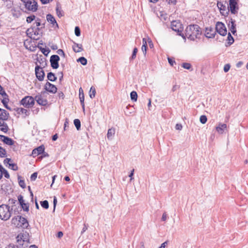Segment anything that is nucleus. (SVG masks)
Here are the masks:
<instances>
[{
  "instance_id": "1",
  "label": "nucleus",
  "mask_w": 248,
  "mask_h": 248,
  "mask_svg": "<svg viewBox=\"0 0 248 248\" xmlns=\"http://www.w3.org/2000/svg\"><path fill=\"white\" fill-rule=\"evenodd\" d=\"M202 31L200 27L197 25H190L187 26L185 30V35L183 34L180 35L186 39V37L188 39L194 41L196 39L199 38Z\"/></svg>"
},
{
  "instance_id": "2",
  "label": "nucleus",
  "mask_w": 248,
  "mask_h": 248,
  "mask_svg": "<svg viewBox=\"0 0 248 248\" xmlns=\"http://www.w3.org/2000/svg\"><path fill=\"white\" fill-rule=\"evenodd\" d=\"M13 209L9 205L2 204L0 205V219L4 221L8 220L11 217Z\"/></svg>"
},
{
  "instance_id": "3",
  "label": "nucleus",
  "mask_w": 248,
  "mask_h": 248,
  "mask_svg": "<svg viewBox=\"0 0 248 248\" xmlns=\"http://www.w3.org/2000/svg\"><path fill=\"white\" fill-rule=\"evenodd\" d=\"M24 4L26 8L32 12H35L37 10V3L34 0H21Z\"/></svg>"
},
{
  "instance_id": "4",
  "label": "nucleus",
  "mask_w": 248,
  "mask_h": 248,
  "mask_svg": "<svg viewBox=\"0 0 248 248\" xmlns=\"http://www.w3.org/2000/svg\"><path fill=\"white\" fill-rule=\"evenodd\" d=\"M20 104L25 108H31L34 104V99L31 96H26L22 99Z\"/></svg>"
},
{
  "instance_id": "5",
  "label": "nucleus",
  "mask_w": 248,
  "mask_h": 248,
  "mask_svg": "<svg viewBox=\"0 0 248 248\" xmlns=\"http://www.w3.org/2000/svg\"><path fill=\"white\" fill-rule=\"evenodd\" d=\"M16 241L18 248H27L28 247L29 241L24 238L23 234L20 233L17 236Z\"/></svg>"
},
{
  "instance_id": "6",
  "label": "nucleus",
  "mask_w": 248,
  "mask_h": 248,
  "mask_svg": "<svg viewBox=\"0 0 248 248\" xmlns=\"http://www.w3.org/2000/svg\"><path fill=\"white\" fill-rule=\"evenodd\" d=\"M216 31L221 35L225 36L227 34V29L225 25L222 22H217L216 26Z\"/></svg>"
},
{
  "instance_id": "7",
  "label": "nucleus",
  "mask_w": 248,
  "mask_h": 248,
  "mask_svg": "<svg viewBox=\"0 0 248 248\" xmlns=\"http://www.w3.org/2000/svg\"><path fill=\"white\" fill-rule=\"evenodd\" d=\"M226 4L228 5L226 1L217 2V6L222 15L225 16L228 14L229 10L226 7Z\"/></svg>"
},
{
  "instance_id": "8",
  "label": "nucleus",
  "mask_w": 248,
  "mask_h": 248,
  "mask_svg": "<svg viewBox=\"0 0 248 248\" xmlns=\"http://www.w3.org/2000/svg\"><path fill=\"white\" fill-rule=\"evenodd\" d=\"M238 8L237 7V1L230 0L229 4H228V10H230L232 14H235L237 12Z\"/></svg>"
},
{
  "instance_id": "9",
  "label": "nucleus",
  "mask_w": 248,
  "mask_h": 248,
  "mask_svg": "<svg viewBox=\"0 0 248 248\" xmlns=\"http://www.w3.org/2000/svg\"><path fill=\"white\" fill-rule=\"evenodd\" d=\"M60 57L57 55H53L50 57V62L51 66L53 69H57L59 67V61Z\"/></svg>"
},
{
  "instance_id": "10",
  "label": "nucleus",
  "mask_w": 248,
  "mask_h": 248,
  "mask_svg": "<svg viewBox=\"0 0 248 248\" xmlns=\"http://www.w3.org/2000/svg\"><path fill=\"white\" fill-rule=\"evenodd\" d=\"M35 71L36 78L38 79L39 81H43L45 77V73L42 68L37 65L35 67Z\"/></svg>"
},
{
  "instance_id": "11",
  "label": "nucleus",
  "mask_w": 248,
  "mask_h": 248,
  "mask_svg": "<svg viewBox=\"0 0 248 248\" xmlns=\"http://www.w3.org/2000/svg\"><path fill=\"white\" fill-rule=\"evenodd\" d=\"M45 89L52 93H55L57 92V88L53 84L49 82H47L45 85Z\"/></svg>"
},
{
  "instance_id": "12",
  "label": "nucleus",
  "mask_w": 248,
  "mask_h": 248,
  "mask_svg": "<svg viewBox=\"0 0 248 248\" xmlns=\"http://www.w3.org/2000/svg\"><path fill=\"white\" fill-rule=\"evenodd\" d=\"M216 31L213 28H206L205 31V36L208 38H212L215 37Z\"/></svg>"
},
{
  "instance_id": "13",
  "label": "nucleus",
  "mask_w": 248,
  "mask_h": 248,
  "mask_svg": "<svg viewBox=\"0 0 248 248\" xmlns=\"http://www.w3.org/2000/svg\"><path fill=\"white\" fill-rule=\"evenodd\" d=\"M34 99V100H35L37 103L40 105L46 106L47 104V100L43 98L41 94L36 95Z\"/></svg>"
},
{
  "instance_id": "14",
  "label": "nucleus",
  "mask_w": 248,
  "mask_h": 248,
  "mask_svg": "<svg viewBox=\"0 0 248 248\" xmlns=\"http://www.w3.org/2000/svg\"><path fill=\"white\" fill-rule=\"evenodd\" d=\"M45 150V147L44 145H41L38 147L34 149L32 152V155L33 157H35L41 154H42Z\"/></svg>"
},
{
  "instance_id": "15",
  "label": "nucleus",
  "mask_w": 248,
  "mask_h": 248,
  "mask_svg": "<svg viewBox=\"0 0 248 248\" xmlns=\"http://www.w3.org/2000/svg\"><path fill=\"white\" fill-rule=\"evenodd\" d=\"M0 140L9 145H13L14 144V141L12 139L3 135H0Z\"/></svg>"
},
{
  "instance_id": "16",
  "label": "nucleus",
  "mask_w": 248,
  "mask_h": 248,
  "mask_svg": "<svg viewBox=\"0 0 248 248\" xmlns=\"http://www.w3.org/2000/svg\"><path fill=\"white\" fill-rule=\"evenodd\" d=\"M227 124H225L219 123L218 125L216 127L217 131L220 134L224 133L225 130L227 129Z\"/></svg>"
},
{
  "instance_id": "17",
  "label": "nucleus",
  "mask_w": 248,
  "mask_h": 248,
  "mask_svg": "<svg viewBox=\"0 0 248 248\" xmlns=\"http://www.w3.org/2000/svg\"><path fill=\"white\" fill-rule=\"evenodd\" d=\"M9 116V113H8L6 110L0 108V120H7Z\"/></svg>"
},
{
  "instance_id": "18",
  "label": "nucleus",
  "mask_w": 248,
  "mask_h": 248,
  "mask_svg": "<svg viewBox=\"0 0 248 248\" xmlns=\"http://www.w3.org/2000/svg\"><path fill=\"white\" fill-rule=\"evenodd\" d=\"M16 111L19 114H24V117H26L30 114V111L29 110L22 108H17L16 109Z\"/></svg>"
},
{
  "instance_id": "19",
  "label": "nucleus",
  "mask_w": 248,
  "mask_h": 248,
  "mask_svg": "<svg viewBox=\"0 0 248 248\" xmlns=\"http://www.w3.org/2000/svg\"><path fill=\"white\" fill-rule=\"evenodd\" d=\"M20 227L24 229H27L29 226L28 220L24 217L20 216L19 217Z\"/></svg>"
},
{
  "instance_id": "20",
  "label": "nucleus",
  "mask_w": 248,
  "mask_h": 248,
  "mask_svg": "<svg viewBox=\"0 0 248 248\" xmlns=\"http://www.w3.org/2000/svg\"><path fill=\"white\" fill-rule=\"evenodd\" d=\"M235 20H233L232 19H231V21H229L228 23V27L229 28V30L231 31L232 32L233 34H234L236 32V25L235 24Z\"/></svg>"
},
{
  "instance_id": "21",
  "label": "nucleus",
  "mask_w": 248,
  "mask_h": 248,
  "mask_svg": "<svg viewBox=\"0 0 248 248\" xmlns=\"http://www.w3.org/2000/svg\"><path fill=\"white\" fill-rule=\"evenodd\" d=\"M1 95L3 97V98L1 100V102L3 104L4 106L7 109H10V108L8 107V106L7 105V104L9 102L8 96L7 95V94H6V93H4V94H2Z\"/></svg>"
},
{
  "instance_id": "22",
  "label": "nucleus",
  "mask_w": 248,
  "mask_h": 248,
  "mask_svg": "<svg viewBox=\"0 0 248 248\" xmlns=\"http://www.w3.org/2000/svg\"><path fill=\"white\" fill-rule=\"evenodd\" d=\"M46 19L48 22L52 24L53 26L56 25L57 27H58V25L55 18L51 14L47 15Z\"/></svg>"
},
{
  "instance_id": "23",
  "label": "nucleus",
  "mask_w": 248,
  "mask_h": 248,
  "mask_svg": "<svg viewBox=\"0 0 248 248\" xmlns=\"http://www.w3.org/2000/svg\"><path fill=\"white\" fill-rule=\"evenodd\" d=\"M8 129V126L4 121L0 120V130L4 133H6Z\"/></svg>"
},
{
  "instance_id": "24",
  "label": "nucleus",
  "mask_w": 248,
  "mask_h": 248,
  "mask_svg": "<svg viewBox=\"0 0 248 248\" xmlns=\"http://www.w3.org/2000/svg\"><path fill=\"white\" fill-rule=\"evenodd\" d=\"M56 11L57 15L59 17H61L64 15V13L63 11L62 10L60 4L57 3Z\"/></svg>"
},
{
  "instance_id": "25",
  "label": "nucleus",
  "mask_w": 248,
  "mask_h": 248,
  "mask_svg": "<svg viewBox=\"0 0 248 248\" xmlns=\"http://www.w3.org/2000/svg\"><path fill=\"white\" fill-rule=\"evenodd\" d=\"M19 217L20 216H17L13 217L11 220L12 224L18 228H20Z\"/></svg>"
},
{
  "instance_id": "26",
  "label": "nucleus",
  "mask_w": 248,
  "mask_h": 248,
  "mask_svg": "<svg viewBox=\"0 0 248 248\" xmlns=\"http://www.w3.org/2000/svg\"><path fill=\"white\" fill-rule=\"evenodd\" d=\"M82 46L81 44L74 43V45L73 46V50L75 52H80L83 50Z\"/></svg>"
},
{
  "instance_id": "27",
  "label": "nucleus",
  "mask_w": 248,
  "mask_h": 248,
  "mask_svg": "<svg viewBox=\"0 0 248 248\" xmlns=\"http://www.w3.org/2000/svg\"><path fill=\"white\" fill-rule=\"evenodd\" d=\"M47 78L48 80H50V81H54L57 79V78L55 74L52 72H49L47 74Z\"/></svg>"
},
{
  "instance_id": "28",
  "label": "nucleus",
  "mask_w": 248,
  "mask_h": 248,
  "mask_svg": "<svg viewBox=\"0 0 248 248\" xmlns=\"http://www.w3.org/2000/svg\"><path fill=\"white\" fill-rule=\"evenodd\" d=\"M115 134V129L114 128H110L108 131L107 138L108 140H111L112 137Z\"/></svg>"
},
{
  "instance_id": "29",
  "label": "nucleus",
  "mask_w": 248,
  "mask_h": 248,
  "mask_svg": "<svg viewBox=\"0 0 248 248\" xmlns=\"http://www.w3.org/2000/svg\"><path fill=\"white\" fill-rule=\"evenodd\" d=\"M96 93L95 88L93 86H92L89 92V96L91 98L93 99L95 97Z\"/></svg>"
},
{
  "instance_id": "30",
  "label": "nucleus",
  "mask_w": 248,
  "mask_h": 248,
  "mask_svg": "<svg viewBox=\"0 0 248 248\" xmlns=\"http://www.w3.org/2000/svg\"><path fill=\"white\" fill-rule=\"evenodd\" d=\"M74 124L78 130L80 129L81 124L79 119H76L74 121Z\"/></svg>"
},
{
  "instance_id": "31",
  "label": "nucleus",
  "mask_w": 248,
  "mask_h": 248,
  "mask_svg": "<svg viewBox=\"0 0 248 248\" xmlns=\"http://www.w3.org/2000/svg\"><path fill=\"white\" fill-rule=\"evenodd\" d=\"M138 95L135 91H132L130 93V97L132 100L136 101L137 100Z\"/></svg>"
},
{
  "instance_id": "32",
  "label": "nucleus",
  "mask_w": 248,
  "mask_h": 248,
  "mask_svg": "<svg viewBox=\"0 0 248 248\" xmlns=\"http://www.w3.org/2000/svg\"><path fill=\"white\" fill-rule=\"evenodd\" d=\"M78 62H80L81 64L83 65H85L87 64V61L86 58L83 57H81L78 60Z\"/></svg>"
},
{
  "instance_id": "33",
  "label": "nucleus",
  "mask_w": 248,
  "mask_h": 248,
  "mask_svg": "<svg viewBox=\"0 0 248 248\" xmlns=\"http://www.w3.org/2000/svg\"><path fill=\"white\" fill-rule=\"evenodd\" d=\"M79 99H80V101L81 102V104L82 105V108H83V110H84V109H85V106H84V94L83 93H82V94L80 93L79 94Z\"/></svg>"
},
{
  "instance_id": "34",
  "label": "nucleus",
  "mask_w": 248,
  "mask_h": 248,
  "mask_svg": "<svg viewBox=\"0 0 248 248\" xmlns=\"http://www.w3.org/2000/svg\"><path fill=\"white\" fill-rule=\"evenodd\" d=\"M41 205L42 207L44 208L45 209H48L49 207V204L48 202L46 200H45L44 201L41 202H40Z\"/></svg>"
},
{
  "instance_id": "35",
  "label": "nucleus",
  "mask_w": 248,
  "mask_h": 248,
  "mask_svg": "<svg viewBox=\"0 0 248 248\" xmlns=\"http://www.w3.org/2000/svg\"><path fill=\"white\" fill-rule=\"evenodd\" d=\"M177 24H178V23L175 21L172 22H171V28L173 31L179 32L180 31H179V29L177 28L176 27Z\"/></svg>"
},
{
  "instance_id": "36",
  "label": "nucleus",
  "mask_w": 248,
  "mask_h": 248,
  "mask_svg": "<svg viewBox=\"0 0 248 248\" xmlns=\"http://www.w3.org/2000/svg\"><path fill=\"white\" fill-rule=\"evenodd\" d=\"M227 40L228 41V44L229 45H232L234 42V39L233 37L231 35L230 33H229Z\"/></svg>"
},
{
  "instance_id": "37",
  "label": "nucleus",
  "mask_w": 248,
  "mask_h": 248,
  "mask_svg": "<svg viewBox=\"0 0 248 248\" xmlns=\"http://www.w3.org/2000/svg\"><path fill=\"white\" fill-rule=\"evenodd\" d=\"M1 172H2V176L3 175L5 178H6L7 179L9 178L10 175H9L8 172L3 167V169H1Z\"/></svg>"
},
{
  "instance_id": "38",
  "label": "nucleus",
  "mask_w": 248,
  "mask_h": 248,
  "mask_svg": "<svg viewBox=\"0 0 248 248\" xmlns=\"http://www.w3.org/2000/svg\"><path fill=\"white\" fill-rule=\"evenodd\" d=\"M9 168L14 170H18V166L15 163H11V164H9Z\"/></svg>"
},
{
  "instance_id": "39",
  "label": "nucleus",
  "mask_w": 248,
  "mask_h": 248,
  "mask_svg": "<svg viewBox=\"0 0 248 248\" xmlns=\"http://www.w3.org/2000/svg\"><path fill=\"white\" fill-rule=\"evenodd\" d=\"M137 52H138L137 48H136V47L134 48L133 49V51L132 55L131 58H130V60H134L136 58Z\"/></svg>"
},
{
  "instance_id": "40",
  "label": "nucleus",
  "mask_w": 248,
  "mask_h": 248,
  "mask_svg": "<svg viewBox=\"0 0 248 248\" xmlns=\"http://www.w3.org/2000/svg\"><path fill=\"white\" fill-rule=\"evenodd\" d=\"M207 117L205 115H202L200 117V121L202 124H205L207 122Z\"/></svg>"
},
{
  "instance_id": "41",
  "label": "nucleus",
  "mask_w": 248,
  "mask_h": 248,
  "mask_svg": "<svg viewBox=\"0 0 248 248\" xmlns=\"http://www.w3.org/2000/svg\"><path fill=\"white\" fill-rule=\"evenodd\" d=\"M182 67L185 69L189 70L191 67V65L189 63L185 62L182 64Z\"/></svg>"
},
{
  "instance_id": "42",
  "label": "nucleus",
  "mask_w": 248,
  "mask_h": 248,
  "mask_svg": "<svg viewBox=\"0 0 248 248\" xmlns=\"http://www.w3.org/2000/svg\"><path fill=\"white\" fill-rule=\"evenodd\" d=\"M35 16L34 15L29 16L27 17L26 21L29 23H31L35 19Z\"/></svg>"
},
{
  "instance_id": "43",
  "label": "nucleus",
  "mask_w": 248,
  "mask_h": 248,
  "mask_svg": "<svg viewBox=\"0 0 248 248\" xmlns=\"http://www.w3.org/2000/svg\"><path fill=\"white\" fill-rule=\"evenodd\" d=\"M24 211L28 212L29 210V206L27 203L21 204V205Z\"/></svg>"
},
{
  "instance_id": "44",
  "label": "nucleus",
  "mask_w": 248,
  "mask_h": 248,
  "mask_svg": "<svg viewBox=\"0 0 248 248\" xmlns=\"http://www.w3.org/2000/svg\"><path fill=\"white\" fill-rule=\"evenodd\" d=\"M75 33L77 36H79L80 35V30L78 27H76L75 29Z\"/></svg>"
},
{
  "instance_id": "45",
  "label": "nucleus",
  "mask_w": 248,
  "mask_h": 248,
  "mask_svg": "<svg viewBox=\"0 0 248 248\" xmlns=\"http://www.w3.org/2000/svg\"><path fill=\"white\" fill-rule=\"evenodd\" d=\"M6 155V151L5 149L0 146V156L3 157Z\"/></svg>"
},
{
  "instance_id": "46",
  "label": "nucleus",
  "mask_w": 248,
  "mask_h": 248,
  "mask_svg": "<svg viewBox=\"0 0 248 248\" xmlns=\"http://www.w3.org/2000/svg\"><path fill=\"white\" fill-rule=\"evenodd\" d=\"M18 202L20 204V205H21V204H24L25 203H24V201L23 200V197L22 195H19L18 197Z\"/></svg>"
},
{
  "instance_id": "47",
  "label": "nucleus",
  "mask_w": 248,
  "mask_h": 248,
  "mask_svg": "<svg viewBox=\"0 0 248 248\" xmlns=\"http://www.w3.org/2000/svg\"><path fill=\"white\" fill-rule=\"evenodd\" d=\"M166 1L169 4L175 5L177 2V0H166Z\"/></svg>"
},
{
  "instance_id": "48",
  "label": "nucleus",
  "mask_w": 248,
  "mask_h": 248,
  "mask_svg": "<svg viewBox=\"0 0 248 248\" xmlns=\"http://www.w3.org/2000/svg\"><path fill=\"white\" fill-rule=\"evenodd\" d=\"M37 176V172H34L32 173L31 176V181H35L36 179Z\"/></svg>"
},
{
  "instance_id": "49",
  "label": "nucleus",
  "mask_w": 248,
  "mask_h": 248,
  "mask_svg": "<svg viewBox=\"0 0 248 248\" xmlns=\"http://www.w3.org/2000/svg\"><path fill=\"white\" fill-rule=\"evenodd\" d=\"M18 183H19V186L21 187L24 188H25L26 187V185H25V182H24V180H19Z\"/></svg>"
},
{
  "instance_id": "50",
  "label": "nucleus",
  "mask_w": 248,
  "mask_h": 248,
  "mask_svg": "<svg viewBox=\"0 0 248 248\" xmlns=\"http://www.w3.org/2000/svg\"><path fill=\"white\" fill-rule=\"evenodd\" d=\"M230 69V65L229 64H226L224 66V71L225 72H227Z\"/></svg>"
},
{
  "instance_id": "51",
  "label": "nucleus",
  "mask_w": 248,
  "mask_h": 248,
  "mask_svg": "<svg viewBox=\"0 0 248 248\" xmlns=\"http://www.w3.org/2000/svg\"><path fill=\"white\" fill-rule=\"evenodd\" d=\"M57 52L59 55L62 56L63 57H65V53L62 49H58L57 50Z\"/></svg>"
},
{
  "instance_id": "52",
  "label": "nucleus",
  "mask_w": 248,
  "mask_h": 248,
  "mask_svg": "<svg viewBox=\"0 0 248 248\" xmlns=\"http://www.w3.org/2000/svg\"><path fill=\"white\" fill-rule=\"evenodd\" d=\"M12 162V160L10 158H7L4 159L3 163L5 165L6 164H8L9 165V164H11Z\"/></svg>"
},
{
  "instance_id": "53",
  "label": "nucleus",
  "mask_w": 248,
  "mask_h": 248,
  "mask_svg": "<svg viewBox=\"0 0 248 248\" xmlns=\"http://www.w3.org/2000/svg\"><path fill=\"white\" fill-rule=\"evenodd\" d=\"M146 50H147V46H145L144 45H142L141 46V50L143 52L144 55H145L146 53Z\"/></svg>"
},
{
  "instance_id": "54",
  "label": "nucleus",
  "mask_w": 248,
  "mask_h": 248,
  "mask_svg": "<svg viewBox=\"0 0 248 248\" xmlns=\"http://www.w3.org/2000/svg\"><path fill=\"white\" fill-rule=\"evenodd\" d=\"M167 218V215L166 213H164L162 215L161 220L163 221H165Z\"/></svg>"
},
{
  "instance_id": "55",
  "label": "nucleus",
  "mask_w": 248,
  "mask_h": 248,
  "mask_svg": "<svg viewBox=\"0 0 248 248\" xmlns=\"http://www.w3.org/2000/svg\"><path fill=\"white\" fill-rule=\"evenodd\" d=\"M168 62H169V63L170 64V65L171 66H173V63H175V62L172 60V59L170 58H168Z\"/></svg>"
},
{
  "instance_id": "56",
  "label": "nucleus",
  "mask_w": 248,
  "mask_h": 248,
  "mask_svg": "<svg viewBox=\"0 0 248 248\" xmlns=\"http://www.w3.org/2000/svg\"><path fill=\"white\" fill-rule=\"evenodd\" d=\"M134 169H133L131 170V173L129 175V177L130 178V181H131L134 179V178L133 177V176L134 175Z\"/></svg>"
},
{
  "instance_id": "57",
  "label": "nucleus",
  "mask_w": 248,
  "mask_h": 248,
  "mask_svg": "<svg viewBox=\"0 0 248 248\" xmlns=\"http://www.w3.org/2000/svg\"><path fill=\"white\" fill-rule=\"evenodd\" d=\"M175 129L176 130H181L182 129V125L181 124H177L175 125Z\"/></svg>"
},
{
  "instance_id": "58",
  "label": "nucleus",
  "mask_w": 248,
  "mask_h": 248,
  "mask_svg": "<svg viewBox=\"0 0 248 248\" xmlns=\"http://www.w3.org/2000/svg\"><path fill=\"white\" fill-rule=\"evenodd\" d=\"M6 248H18V246H16L13 244H10Z\"/></svg>"
},
{
  "instance_id": "59",
  "label": "nucleus",
  "mask_w": 248,
  "mask_h": 248,
  "mask_svg": "<svg viewBox=\"0 0 248 248\" xmlns=\"http://www.w3.org/2000/svg\"><path fill=\"white\" fill-rule=\"evenodd\" d=\"M88 229V225H86L85 224H84V227L82 228L81 233H83L84 232L87 230Z\"/></svg>"
},
{
  "instance_id": "60",
  "label": "nucleus",
  "mask_w": 248,
  "mask_h": 248,
  "mask_svg": "<svg viewBox=\"0 0 248 248\" xmlns=\"http://www.w3.org/2000/svg\"><path fill=\"white\" fill-rule=\"evenodd\" d=\"M52 0H40L42 3L43 4H47V3H49L50 1H51Z\"/></svg>"
},
{
  "instance_id": "61",
  "label": "nucleus",
  "mask_w": 248,
  "mask_h": 248,
  "mask_svg": "<svg viewBox=\"0 0 248 248\" xmlns=\"http://www.w3.org/2000/svg\"><path fill=\"white\" fill-rule=\"evenodd\" d=\"M168 242L165 241V242L163 243L158 248H165Z\"/></svg>"
},
{
  "instance_id": "62",
  "label": "nucleus",
  "mask_w": 248,
  "mask_h": 248,
  "mask_svg": "<svg viewBox=\"0 0 248 248\" xmlns=\"http://www.w3.org/2000/svg\"><path fill=\"white\" fill-rule=\"evenodd\" d=\"M178 88H179V87H178L177 85H174V86L172 87V89H171V91H172V92H175V91H176V90H177V89H178Z\"/></svg>"
},
{
  "instance_id": "63",
  "label": "nucleus",
  "mask_w": 248,
  "mask_h": 248,
  "mask_svg": "<svg viewBox=\"0 0 248 248\" xmlns=\"http://www.w3.org/2000/svg\"><path fill=\"white\" fill-rule=\"evenodd\" d=\"M63 236V233L62 232H59L57 234V237L58 238H61Z\"/></svg>"
},
{
  "instance_id": "64",
  "label": "nucleus",
  "mask_w": 248,
  "mask_h": 248,
  "mask_svg": "<svg viewBox=\"0 0 248 248\" xmlns=\"http://www.w3.org/2000/svg\"><path fill=\"white\" fill-rule=\"evenodd\" d=\"M243 64V62L241 61L238 62L236 64V67L238 68L240 67Z\"/></svg>"
}]
</instances>
